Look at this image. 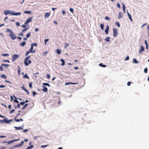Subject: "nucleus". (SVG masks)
<instances>
[{"instance_id":"obj_1","label":"nucleus","mask_w":149,"mask_h":149,"mask_svg":"<svg viewBox=\"0 0 149 149\" xmlns=\"http://www.w3.org/2000/svg\"><path fill=\"white\" fill-rule=\"evenodd\" d=\"M30 58V56H29L25 59L24 60V64L26 66H27L31 63V61L29 60Z\"/></svg>"},{"instance_id":"obj_2","label":"nucleus","mask_w":149,"mask_h":149,"mask_svg":"<svg viewBox=\"0 0 149 149\" xmlns=\"http://www.w3.org/2000/svg\"><path fill=\"white\" fill-rule=\"evenodd\" d=\"M9 36L12 40H15L16 38V35L13 32H11V33L10 34Z\"/></svg>"},{"instance_id":"obj_3","label":"nucleus","mask_w":149,"mask_h":149,"mask_svg":"<svg viewBox=\"0 0 149 149\" xmlns=\"http://www.w3.org/2000/svg\"><path fill=\"white\" fill-rule=\"evenodd\" d=\"M19 57V55L18 54H15L13 55L12 56V61L13 62L15 60L18 58Z\"/></svg>"},{"instance_id":"obj_4","label":"nucleus","mask_w":149,"mask_h":149,"mask_svg":"<svg viewBox=\"0 0 149 149\" xmlns=\"http://www.w3.org/2000/svg\"><path fill=\"white\" fill-rule=\"evenodd\" d=\"M113 36L114 37H116L118 35L117 29L115 28L113 29Z\"/></svg>"},{"instance_id":"obj_5","label":"nucleus","mask_w":149,"mask_h":149,"mask_svg":"<svg viewBox=\"0 0 149 149\" xmlns=\"http://www.w3.org/2000/svg\"><path fill=\"white\" fill-rule=\"evenodd\" d=\"M32 18H33L32 17H30L28 18L27 19L26 22H25V24H28V23L31 22V21H32Z\"/></svg>"},{"instance_id":"obj_6","label":"nucleus","mask_w":149,"mask_h":149,"mask_svg":"<svg viewBox=\"0 0 149 149\" xmlns=\"http://www.w3.org/2000/svg\"><path fill=\"white\" fill-rule=\"evenodd\" d=\"M9 65L8 64H1V66L0 67V71H3V68L2 67V66H9Z\"/></svg>"},{"instance_id":"obj_7","label":"nucleus","mask_w":149,"mask_h":149,"mask_svg":"<svg viewBox=\"0 0 149 149\" xmlns=\"http://www.w3.org/2000/svg\"><path fill=\"white\" fill-rule=\"evenodd\" d=\"M20 139H13V140H11L10 141L8 142V144H9L10 143H13L15 141H17L19 140H20Z\"/></svg>"},{"instance_id":"obj_8","label":"nucleus","mask_w":149,"mask_h":149,"mask_svg":"<svg viewBox=\"0 0 149 149\" xmlns=\"http://www.w3.org/2000/svg\"><path fill=\"white\" fill-rule=\"evenodd\" d=\"M141 48L139 51V52L140 53H141L144 51V48L143 46H141Z\"/></svg>"},{"instance_id":"obj_9","label":"nucleus","mask_w":149,"mask_h":149,"mask_svg":"<svg viewBox=\"0 0 149 149\" xmlns=\"http://www.w3.org/2000/svg\"><path fill=\"white\" fill-rule=\"evenodd\" d=\"M50 15V13H46L45 15V18H46L49 17Z\"/></svg>"},{"instance_id":"obj_10","label":"nucleus","mask_w":149,"mask_h":149,"mask_svg":"<svg viewBox=\"0 0 149 149\" xmlns=\"http://www.w3.org/2000/svg\"><path fill=\"white\" fill-rule=\"evenodd\" d=\"M23 143H24V141H22L20 143H19V144L15 146L14 147H18L21 146L23 144Z\"/></svg>"},{"instance_id":"obj_11","label":"nucleus","mask_w":149,"mask_h":149,"mask_svg":"<svg viewBox=\"0 0 149 149\" xmlns=\"http://www.w3.org/2000/svg\"><path fill=\"white\" fill-rule=\"evenodd\" d=\"M21 14L20 13L18 12L17 13H13L10 14L11 15H19Z\"/></svg>"},{"instance_id":"obj_12","label":"nucleus","mask_w":149,"mask_h":149,"mask_svg":"<svg viewBox=\"0 0 149 149\" xmlns=\"http://www.w3.org/2000/svg\"><path fill=\"white\" fill-rule=\"evenodd\" d=\"M43 89H42V91L45 92H47L48 89L47 87L42 86Z\"/></svg>"},{"instance_id":"obj_13","label":"nucleus","mask_w":149,"mask_h":149,"mask_svg":"<svg viewBox=\"0 0 149 149\" xmlns=\"http://www.w3.org/2000/svg\"><path fill=\"white\" fill-rule=\"evenodd\" d=\"M33 47L31 45V47L29 50L31 51V53H34L36 52V50H33Z\"/></svg>"},{"instance_id":"obj_14","label":"nucleus","mask_w":149,"mask_h":149,"mask_svg":"<svg viewBox=\"0 0 149 149\" xmlns=\"http://www.w3.org/2000/svg\"><path fill=\"white\" fill-rule=\"evenodd\" d=\"M27 27L26 28L24 29H23L22 31V32H25V31H26V30H27L28 29H29V28H30V27L29 26V24H27Z\"/></svg>"},{"instance_id":"obj_15","label":"nucleus","mask_w":149,"mask_h":149,"mask_svg":"<svg viewBox=\"0 0 149 149\" xmlns=\"http://www.w3.org/2000/svg\"><path fill=\"white\" fill-rule=\"evenodd\" d=\"M78 82H76V83H72V82H67L66 83V85H68L69 84H78Z\"/></svg>"},{"instance_id":"obj_16","label":"nucleus","mask_w":149,"mask_h":149,"mask_svg":"<svg viewBox=\"0 0 149 149\" xmlns=\"http://www.w3.org/2000/svg\"><path fill=\"white\" fill-rule=\"evenodd\" d=\"M118 14V18L119 19H120L122 17V13L121 12H119Z\"/></svg>"},{"instance_id":"obj_17","label":"nucleus","mask_w":149,"mask_h":149,"mask_svg":"<svg viewBox=\"0 0 149 149\" xmlns=\"http://www.w3.org/2000/svg\"><path fill=\"white\" fill-rule=\"evenodd\" d=\"M21 69L20 67L19 66H18V75H20V73L21 72Z\"/></svg>"},{"instance_id":"obj_18","label":"nucleus","mask_w":149,"mask_h":149,"mask_svg":"<svg viewBox=\"0 0 149 149\" xmlns=\"http://www.w3.org/2000/svg\"><path fill=\"white\" fill-rule=\"evenodd\" d=\"M15 128L16 130H23V128L22 127H15Z\"/></svg>"},{"instance_id":"obj_19","label":"nucleus","mask_w":149,"mask_h":149,"mask_svg":"<svg viewBox=\"0 0 149 149\" xmlns=\"http://www.w3.org/2000/svg\"><path fill=\"white\" fill-rule=\"evenodd\" d=\"M7 119V118H5L3 119V120H0V122L3 123L5 122L6 123V120Z\"/></svg>"},{"instance_id":"obj_20","label":"nucleus","mask_w":149,"mask_h":149,"mask_svg":"<svg viewBox=\"0 0 149 149\" xmlns=\"http://www.w3.org/2000/svg\"><path fill=\"white\" fill-rule=\"evenodd\" d=\"M56 52L57 53V54H60L61 52V50L58 49H57Z\"/></svg>"},{"instance_id":"obj_21","label":"nucleus","mask_w":149,"mask_h":149,"mask_svg":"<svg viewBox=\"0 0 149 149\" xmlns=\"http://www.w3.org/2000/svg\"><path fill=\"white\" fill-rule=\"evenodd\" d=\"M4 13L5 15H7L9 14L10 12L9 10H6L4 12Z\"/></svg>"},{"instance_id":"obj_22","label":"nucleus","mask_w":149,"mask_h":149,"mask_svg":"<svg viewBox=\"0 0 149 149\" xmlns=\"http://www.w3.org/2000/svg\"><path fill=\"white\" fill-rule=\"evenodd\" d=\"M26 42L24 41L20 43V45L22 46H24L26 45Z\"/></svg>"},{"instance_id":"obj_23","label":"nucleus","mask_w":149,"mask_h":149,"mask_svg":"<svg viewBox=\"0 0 149 149\" xmlns=\"http://www.w3.org/2000/svg\"><path fill=\"white\" fill-rule=\"evenodd\" d=\"M104 25L103 24H102L100 25V27L101 28V29L102 30H103L104 29Z\"/></svg>"},{"instance_id":"obj_24","label":"nucleus","mask_w":149,"mask_h":149,"mask_svg":"<svg viewBox=\"0 0 149 149\" xmlns=\"http://www.w3.org/2000/svg\"><path fill=\"white\" fill-rule=\"evenodd\" d=\"M115 24L118 27H120V24L118 22H115Z\"/></svg>"},{"instance_id":"obj_25","label":"nucleus","mask_w":149,"mask_h":149,"mask_svg":"<svg viewBox=\"0 0 149 149\" xmlns=\"http://www.w3.org/2000/svg\"><path fill=\"white\" fill-rule=\"evenodd\" d=\"M110 37H106V38H105V40L106 41H107V42H109V41H110Z\"/></svg>"},{"instance_id":"obj_26","label":"nucleus","mask_w":149,"mask_h":149,"mask_svg":"<svg viewBox=\"0 0 149 149\" xmlns=\"http://www.w3.org/2000/svg\"><path fill=\"white\" fill-rule=\"evenodd\" d=\"M17 116H15L14 118V120H15L16 122H19L20 121V120L19 119H17Z\"/></svg>"},{"instance_id":"obj_27","label":"nucleus","mask_w":149,"mask_h":149,"mask_svg":"<svg viewBox=\"0 0 149 149\" xmlns=\"http://www.w3.org/2000/svg\"><path fill=\"white\" fill-rule=\"evenodd\" d=\"M24 13H27L28 14H31V11H24Z\"/></svg>"},{"instance_id":"obj_28","label":"nucleus","mask_w":149,"mask_h":149,"mask_svg":"<svg viewBox=\"0 0 149 149\" xmlns=\"http://www.w3.org/2000/svg\"><path fill=\"white\" fill-rule=\"evenodd\" d=\"M99 65L102 67H104V68L106 66L105 65H103V64H102V63H100L99 64Z\"/></svg>"},{"instance_id":"obj_29","label":"nucleus","mask_w":149,"mask_h":149,"mask_svg":"<svg viewBox=\"0 0 149 149\" xmlns=\"http://www.w3.org/2000/svg\"><path fill=\"white\" fill-rule=\"evenodd\" d=\"M13 119H11L10 120H8V119H7L6 120V123H10L11 121H13Z\"/></svg>"},{"instance_id":"obj_30","label":"nucleus","mask_w":149,"mask_h":149,"mask_svg":"<svg viewBox=\"0 0 149 149\" xmlns=\"http://www.w3.org/2000/svg\"><path fill=\"white\" fill-rule=\"evenodd\" d=\"M9 55V54H8L6 53V54H2V56H8Z\"/></svg>"},{"instance_id":"obj_31","label":"nucleus","mask_w":149,"mask_h":149,"mask_svg":"<svg viewBox=\"0 0 149 149\" xmlns=\"http://www.w3.org/2000/svg\"><path fill=\"white\" fill-rule=\"evenodd\" d=\"M42 85L44 86H47L49 87L50 86V85L48 83H44L42 84Z\"/></svg>"},{"instance_id":"obj_32","label":"nucleus","mask_w":149,"mask_h":149,"mask_svg":"<svg viewBox=\"0 0 149 149\" xmlns=\"http://www.w3.org/2000/svg\"><path fill=\"white\" fill-rule=\"evenodd\" d=\"M133 61L134 63H139V62L137 61L136 59L135 58H134L133 59Z\"/></svg>"},{"instance_id":"obj_33","label":"nucleus","mask_w":149,"mask_h":149,"mask_svg":"<svg viewBox=\"0 0 149 149\" xmlns=\"http://www.w3.org/2000/svg\"><path fill=\"white\" fill-rule=\"evenodd\" d=\"M61 61L62 62V63L61 64V65H65V62L64 60L63 59H61Z\"/></svg>"},{"instance_id":"obj_34","label":"nucleus","mask_w":149,"mask_h":149,"mask_svg":"<svg viewBox=\"0 0 149 149\" xmlns=\"http://www.w3.org/2000/svg\"><path fill=\"white\" fill-rule=\"evenodd\" d=\"M27 24H25V23L24 24L22 25H21V26L23 28H25L27 26Z\"/></svg>"},{"instance_id":"obj_35","label":"nucleus","mask_w":149,"mask_h":149,"mask_svg":"<svg viewBox=\"0 0 149 149\" xmlns=\"http://www.w3.org/2000/svg\"><path fill=\"white\" fill-rule=\"evenodd\" d=\"M1 77L3 78L4 79H6L7 78V77L4 74H2V75L1 76Z\"/></svg>"},{"instance_id":"obj_36","label":"nucleus","mask_w":149,"mask_h":149,"mask_svg":"<svg viewBox=\"0 0 149 149\" xmlns=\"http://www.w3.org/2000/svg\"><path fill=\"white\" fill-rule=\"evenodd\" d=\"M31 46H32L33 47V46H36V47L37 46V43H33L31 44Z\"/></svg>"},{"instance_id":"obj_37","label":"nucleus","mask_w":149,"mask_h":149,"mask_svg":"<svg viewBox=\"0 0 149 149\" xmlns=\"http://www.w3.org/2000/svg\"><path fill=\"white\" fill-rule=\"evenodd\" d=\"M30 53H31V51H30V50L27 51L25 54V56H27Z\"/></svg>"},{"instance_id":"obj_38","label":"nucleus","mask_w":149,"mask_h":149,"mask_svg":"<svg viewBox=\"0 0 149 149\" xmlns=\"http://www.w3.org/2000/svg\"><path fill=\"white\" fill-rule=\"evenodd\" d=\"M30 53H31V51H30V50L27 51L25 54V56H27Z\"/></svg>"},{"instance_id":"obj_39","label":"nucleus","mask_w":149,"mask_h":149,"mask_svg":"<svg viewBox=\"0 0 149 149\" xmlns=\"http://www.w3.org/2000/svg\"><path fill=\"white\" fill-rule=\"evenodd\" d=\"M31 36V32L27 34L26 35V37L27 38H28L30 36Z\"/></svg>"},{"instance_id":"obj_40","label":"nucleus","mask_w":149,"mask_h":149,"mask_svg":"<svg viewBox=\"0 0 149 149\" xmlns=\"http://www.w3.org/2000/svg\"><path fill=\"white\" fill-rule=\"evenodd\" d=\"M49 145H42L41 146V148H45L46 147L48 146Z\"/></svg>"},{"instance_id":"obj_41","label":"nucleus","mask_w":149,"mask_h":149,"mask_svg":"<svg viewBox=\"0 0 149 149\" xmlns=\"http://www.w3.org/2000/svg\"><path fill=\"white\" fill-rule=\"evenodd\" d=\"M23 77H24V78H27L28 79H29V77L26 74L24 75L23 76Z\"/></svg>"},{"instance_id":"obj_42","label":"nucleus","mask_w":149,"mask_h":149,"mask_svg":"<svg viewBox=\"0 0 149 149\" xmlns=\"http://www.w3.org/2000/svg\"><path fill=\"white\" fill-rule=\"evenodd\" d=\"M33 147V146L31 145L30 146L28 147L26 149H31Z\"/></svg>"},{"instance_id":"obj_43","label":"nucleus","mask_w":149,"mask_h":149,"mask_svg":"<svg viewBox=\"0 0 149 149\" xmlns=\"http://www.w3.org/2000/svg\"><path fill=\"white\" fill-rule=\"evenodd\" d=\"M28 105V104H25L24 106L23 107L22 109V110H24L25 108H26Z\"/></svg>"},{"instance_id":"obj_44","label":"nucleus","mask_w":149,"mask_h":149,"mask_svg":"<svg viewBox=\"0 0 149 149\" xmlns=\"http://www.w3.org/2000/svg\"><path fill=\"white\" fill-rule=\"evenodd\" d=\"M105 31L106 34H108L109 33V31L107 29H105Z\"/></svg>"},{"instance_id":"obj_45","label":"nucleus","mask_w":149,"mask_h":149,"mask_svg":"<svg viewBox=\"0 0 149 149\" xmlns=\"http://www.w3.org/2000/svg\"><path fill=\"white\" fill-rule=\"evenodd\" d=\"M3 62H8V63H10V61H9L8 60H3Z\"/></svg>"},{"instance_id":"obj_46","label":"nucleus","mask_w":149,"mask_h":149,"mask_svg":"<svg viewBox=\"0 0 149 149\" xmlns=\"http://www.w3.org/2000/svg\"><path fill=\"white\" fill-rule=\"evenodd\" d=\"M6 32H10L11 33V32H12L10 29H6Z\"/></svg>"},{"instance_id":"obj_47","label":"nucleus","mask_w":149,"mask_h":149,"mask_svg":"<svg viewBox=\"0 0 149 149\" xmlns=\"http://www.w3.org/2000/svg\"><path fill=\"white\" fill-rule=\"evenodd\" d=\"M147 71H148L147 68H145L144 69V72L146 73L147 72Z\"/></svg>"},{"instance_id":"obj_48","label":"nucleus","mask_w":149,"mask_h":149,"mask_svg":"<svg viewBox=\"0 0 149 149\" xmlns=\"http://www.w3.org/2000/svg\"><path fill=\"white\" fill-rule=\"evenodd\" d=\"M32 93H33V97H34L35 95H36V94H37L34 91H33V92Z\"/></svg>"},{"instance_id":"obj_49","label":"nucleus","mask_w":149,"mask_h":149,"mask_svg":"<svg viewBox=\"0 0 149 149\" xmlns=\"http://www.w3.org/2000/svg\"><path fill=\"white\" fill-rule=\"evenodd\" d=\"M48 52H45L43 53V55L44 56H45L47 54Z\"/></svg>"},{"instance_id":"obj_50","label":"nucleus","mask_w":149,"mask_h":149,"mask_svg":"<svg viewBox=\"0 0 149 149\" xmlns=\"http://www.w3.org/2000/svg\"><path fill=\"white\" fill-rule=\"evenodd\" d=\"M29 87L30 88H32V83H30L29 84Z\"/></svg>"},{"instance_id":"obj_51","label":"nucleus","mask_w":149,"mask_h":149,"mask_svg":"<svg viewBox=\"0 0 149 149\" xmlns=\"http://www.w3.org/2000/svg\"><path fill=\"white\" fill-rule=\"evenodd\" d=\"M127 14L129 18L131 17V15L129 13L128 11H127Z\"/></svg>"},{"instance_id":"obj_52","label":"nucleus","mask_w":149,"mask_h":149,"mask_svg":"<svg viewBox=\"0 0 149 149\" xmlns=\"http://www.w3.org/2000/svg\"><path fill=\"white\" fill-rule=\"evenodd\" d=\"M70 11L71 12H72V13H74V10L73 9H72V8H70Z\"/></svg>"},{"instance_id":"obj_53","label":"nucleus","mask_w":149,"mask_h":149,"mask_svg":"<svg viewBox=\"0 0 149 149\" xmlns=\"http://www.w3.org/2000/svg\"><path fill=\"white\" fill-rule=\"evenodd\" d=\"M49 39H46L45 40L44 42H45V45H46V42H47L48 41H49Z\"/></svg>"},{"instance_id":"obj_54","label":"nucleus","mask_w":149,"mask_h":149,"mask_svg":"<svg viewBox=\"0 0 149 149\" xmlns=\"http://www.w3.org/2000/svg\"><path fill=\"white\" fill-rule=\"evenodd\" d=\"M47 77L48 79H49L50 77V75L49 74H47Z\"/></svg>"},{"instance_id":"obj_55","label":"nucleus","mask_w":149,"mask_h":149,"mask_svg":"<svg viewBox=\"0 0 149 149\" xmlns=\"http://www.w3.org/2000/svg\"><path fill=\"white\" fill-rule=\"evenodd\" d=\"M105 19L108 20H109L110 19V18H109L108 16H106L105 17Z\"/></svg>"},{"instance_id":"obj_56","label":"nucleus","mask_w":149,"mask_h":149,"mask_svg":"<svg viewBox=\"0 0 149 149\" xmlns=\"http://www.w3.org/2000/svg\"><path fill=\"white\" fill-rule=\"evenodd\" d=\"M28 130L27 129H26L23 130V132H26L28 131Z\"/></svg>"},{"instance_id":"obj_57","label":"nucleus","mask_w":149,"mask_h":149,"mask_svg":"<svg viewBox=\"0 0 149 149\" xmlns=\"http://www.w3.org/2000/svg\"><path fill=\"white\" fill-rule=\"evenodd\" d=\"M131 83H132L131 82H130V81L128 82L127 83V85L128 86H130Z\"/></svg>"},{"instance_id":"obj_58","label":"nucleus","mask_w":149,"mask_h":149,"mask_svg":"<svg viewBox=\"0 0 149 149\" xmlns=\"http://www.w3.org/2000/svg\"><path fill=\"white\" fill-rule=\"evenodd\" d=\"M123 10H125V9L126 8L125 6L124 5L123 3Z\"/></svg>"},{"instance_id":"obj_59","label":"nucleus","mask_w":149,"mask_h":149,"mask_svg":"<svg viewBox=\"0 0 149 149\" xmlns=\"http://www.w3.org/2000/svg\"><path fill=\"white\" fill-rule=\"evenodd\" d=\"M117 7L118 8H120V5L119 3H117Z\"/></svg>"},{"instance_id":"obj_60","label":"nucleus","mask_w":149,"mask_h":149,"mask_svg":"<svg viewBox=\"0 0 149 149\" xmlns=\"http://www.w3.org/2000/svg\"><path fill=\"white\" fill-rule=\"evenodd\" d=\"M14 102L16 103H18V101L17 99L14 100Z\"/></svg>"},{"instance_id":"obj_61","label":"nucleus","mask_w":149,"mask_h":149,"mask_svg":"<svg viewBox=\"0 0 149 149\" xmlns=\"http://www.w3.org/2000/svg\"><path fill=\"white\" fill-rule=\"evenodd\" d=\"M15 111V109H13L10 111V114L12 113L13 112Z\"/></svg>"},{"instance_id":"obj_62","label":"nucleus","mask_w":149,"mask_h":149,"mask_svg":"<svg viewBox=\"0 0 149 149\" xmlns=\"http://www.w3.org/2000/svg\"><path fill=\"white\" fill-rule=\"evenodd\" d=\"M16 25L19 26H20V23L19 22H16Z\"/></svg>"},{"instance_id":"obj_63","label":"nucleus","mask_w":149,"mask_h":149,"mask_svg":"<svg viewBox=\"0 0 149 149\" xmlns=\"http://www.w3.org/2000/svg\"><path fill=\"white\" fill-rule=\"evenodd\" d=\"M19 36H23L24 35H23V32H21V33H20L19 35Z\"/></svg>"},{"instance_id":"obj_64","label":"nucleus","mask_w":149,"mask_h":149,"mask_svg":"<svg viewBox=\"0 0 149 149\" xmlns=\"http://www.w3.org/2000/svg\"><path fill=\"white\" fill-rule=\"evenodd\" d=\"M39 29L38 28H36L35 30V31H39Z\"/></svg>"}]
</instances>
